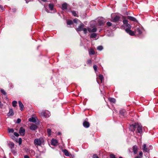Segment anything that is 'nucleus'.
<instances>
[{
    "mask_svg": "<svg viewBox=\"0 0 158 158\" xmlns=\"http://www.w3.org/2000/svg\"><path fill=\"white\" fill-rule=\"evenodd\" d=\"M119 158H123V157H120Z\"/></svg>",
    "mask_w": 158,
    "mask_h": 158,
    "instance_id": "obj_56",
    "label": "nucleus"
},
{
    "mask_svg": "<svg viewBox=\"0 0 158 158\" xmlns=\"http://www.w3.org/2000/svg\"><path fill=\"white\" fill-rule=\"evenodd\" d=\"M19 106L20 107V108L21 110V111H23V108L24 107V106H23V104H22V102L20 101H19Z\"/></svg>",
    "mask_w": 158,
    "mask_h": 158,
    "instance_id": "obj_21",
    "label": "nucleus"
},
{
    "mask_svg": "<svg viewBox=\"0 0 158 158\" xmlns=\"http://www.w3.org/2000/svg\"><path fill=\"white\" fill-rule=\"evenodd\" d=\"M67 23L68 25H71L73 24V22L71 20H69L67 21Z\"/></svg>",
    "mask_w": 158,
    "mask_h": 158,
    "instance_id": "obj_32",
    "label": "nucleus"
},
{
    "mask_svg": "<svg viewBox=\"0 0 158 158\" xmlns=\"http://www.w3.org/2000/svg\"><path fill=\"white\" fill-rule=\"evenodd\" d=\"M98 25L99 26H102L105 22L104 21V19L103 18H100L98 19Z\"/></svg>",
    "mask_w": 158,
    "mask_h": 158,
    "instance_id": "obj_7",
    "label": "nucleus"
},
{
    "mask_svg": "<svg viewBox=\"0 0 158 158\" xmlns=\"http://www.w3.org/2000/svg\"><path fill=\"white\" fill-rule=\"evenodd\" d=\"M139 156H140V157H141V158L142 157V156L143 155V152H142L141 151L139 152Z\"/></svg>",
    "mask_w": 158,
    "mask_h": 158,
    "instance_id": "obj_43",
    "label": "nucleus"
},
{
    "mask_svg": "<svg viewBox=\"0 0 158 158\" xmlns=\"http://www.w3.org/2000/svg\"><path fill=\"white\" fill-rule=\"evenodd\" d=\"M103 47L102 46H99L97 47V49L99 51H101L103 49Z\"/></svg>",
    "mask_w": 158,
    "mask_h": 158,
    "instance_id": "obj_33",
    "label": "nucleus"
},
{
    "mask_svg": "<svg viewBox=\"0 0 158 158\" xmlns=\"http://www.w3.org/2000/svg\"><path fill=\"white\" fill-rule=\"evenodd\" d=\"M93 158H99L96 155H94L93 156Z\"/></svg>",
    "mask_w": 158,
    "mask_h": 158,
    "instance_id": "obj_46",
    "label": "nucleus"
},
{
    "mask_svg": "<svg viewBox=\"0 0 158 158\" xmlns=\"http://www.w3.org/2000/svg\"><path fill=\"white\" fill-rule=\"evenodd\" d=\"M51 144L54 146H56L57 145V141L55 139H52L51 141Z\"/></svg>",
    "mask_w": 158,
    "mask_h": 158,
    "instance_id": "obj_11",
    "label": "nucleus"
},
{
    "mask_svg": "<svg viewBox=\"0 0 158 158\" xmlns=\"http://www.w3.org/2000/svg\"><path fill=\"white\" fill-rule=\"evenodd\" d=\"M1 92H2V93L4 95H6V93L5 92V91H4V90L3 89H1Z\"/></svg>",
    "mask_w": 158,
    "mask_h": 158,
    "instance_id": "obj_38",
    "label": "nucleus"
},
{
    "mask_svg": "<svg viewBox=\"0 0 158 158\" xmlns=\"http://www.w3.org/2000/svg\"><path fill=\"white\" fill-rule=\"evenodd\" d=\"M21 141H22L21 139V138H19V143L20 144L21 143Z\"/></svg>",
    "mask_w": 158,
    "mask_h": 158,
    "instance_id": "obj_49",
    "label": "nucleus"
},
{
    "mask_svg": "<svg viewBox=\"0 0 158 158\" xmlns=\"http://www.w3.org/2000/svg\"><path fill=\"white\" fill-rule=\"evenodd\" d=\"M65 155L66 156H69L70 154L66 149H64L62 150Z\"/></svg>",
    "mask_w": 158,
    "mask_h": 158,
    "instance_id": "obj_20",
    "label": "nucleus"
},
{
    "mask_svg": "<svg viewBox=\"0 0 158 158\" xmlns=\"http://www.w3.org/2000/svg\"><path fill=\"white\" fill-rule=\"evenodd\" d=\"M34 143L36 147L38 146H40L44 144V139L42 137L35 139L34 140Z\"/></svg>",
    "mask_w": 158,
    "mask_h": 158,
    "instance_id": "obj_2",
    "label": "nucleus"
},
{
    "mask_svg": "<svg viewBox=\"0 0 158 158\" xmlns=\"http://www.w3.org/2000/svg\"><path fill=\"white\" fill-rule=\"evenodd\" d=\"M130 128H132V129L131 130V131H133L135 130L136 128V126L134 125H132L130 126Z\"/></svg>",
    "mask_w": 158,
    "mask_h": 158,
    "instance_id": "obj_30",
    "label": "nucleus"
},
{
    "mask_svg": "<svg viewBox=\"0 0 158 158\" xmlns=\"http://www.w3.org/2000/svg\"><path fill=\"white\" fill-rule=\"evenodd\" d=\"M142 149L145 152H149V150L148 148H147L146 145L145 144H143Z\"/></svg>",
    "mask_w": 158,
    "mask_h": 158,
    "instance_id": "obj_15",
    "label": "nucleus"
},
{
    "mask_svg": "<svg viewBox=\"0 0 158 158\" xmlns=\"http://www.w3.org/2000/svg\"><path fill=\"white\" fill-rule=\"evenodd\" d=\"M85 25L81 23L80 26H79L78 27L77 29V31H83L85 34H86L87 32V29L85 28H84Z\"/></svg>",
    "mask_w": 158,
    "mask_h": 158,
    "instance_id": "obj_3",
    "label": "nucleus"
},
{
    "mask_svg": "<svg viewBox=\"0 0 158 158\" xmlns=\"http://www.w3.org/2000/svg\"><path fill=\"white\" fill-rule=\"evenodd\" d=\"M89 54L90 55H94L95 53V51L93 49H91L90 50H89Z\"/></svg>",
    "mask_w": 158,
    "mask_h": 158,
    "instance_id": "obj_22",
    "label": "nucleus"
},
{
    "mask_svg": "<svg viewBox=\"0 0 158 158\" xmlns=\"http://www.w3.org/2000/svg\"><path fill=\"white\" fill-rule=\"evenodd\" d=\"M119 112L120 114L121 115V116L122 117H125L126 116L125 115V110H120Z\"/></svg>",
    "mask_w": 158,
    "mask_h": 158,
    "instance_id": "obj_13",
    "label": "nucleus"
},
{
    "mask_svg": "<svg viewBox=\"0 0 158 158\" xmlns=\"http://www.w3.org/2000/svg\"><path fill=\"white\" fill-rule=\"evenodd\" d=\"M37 128L38 127L36 125L32 124L30 127V129L32 131H34L37 129Z\"/></svg>",
    "mask_w": 158,
    "mask_h": 158,
    "instance_id": "obj_12",
    "label": "nucleus"
},
{
    "mask_svg": "<svg viewBox=\"0 0 158 158\" xmlns=\"http://www.w3.org/2000/svg\"><path fill=\"white\" fill-rule=\"evenodd\" d=\"M47 132L49 136L51 135V130L50 129H48L47 130Z\"/></svg>",
    "mask_w": 158,
    "mask_h": 158,
    "instance_id": "obj_34",
    "label": "nucleus"
},
{
    "mask_svg": "<svg viewBox=\"0 0 158 158\" xmlns=\"http://www.w3.org/2000/svg\"><path fill=\"white\" fill-rule=\"evenodd\" d=\"M54 6V5L53 4L50 3L49 5V7L50 9V10H53Z\"/></svg>",
    "mask_w": 158,
    "mask_h": 158,
    "instance_id": "obj_29",
    "label": "nucleus"
},
{
    "mask_svg": "<svg viewBox=\"0 0 158 158\" xmlns=\"http://www.w3.org/2000/svg\"><path fill=\"white\" fill-rule=\"evenodd\" d=\"M8 131L9 133H13L14 131V130L13 129L9 128L8 129Z\"/></svg>",
    "mask_w": 158,
    "mask_h": 158,
    "instance_id": "obj_36",
    "label": "nucleus"
},
{
    "mask_svg": "<svg viewBox=\"0 0 158 158\" xmlns=\"http://www.w3.org/2000/svg\"><path fill=\"white\" fill-rule=\"evenodd\" d=\"M83 126L86 128H88L89 127V123L86 121H85L83 122Z\"/></svg>",
    "mask_w": 158,
    "mask_h": 158,
    "instance_id": "obj_16",
    "label": "nucleus"
},
{
    "mask_svg": "<svg viewBox=\"0 0 158 158\" xmlns=\"http://www.w3.org/2000/svg\"><path fill=\"white\" fill-rule=\"evenodd\" d=\"M127 18L128 19L134 22H136L137 21L136 19L133 17L128 16Z\"/></svg>",
    "mask_w": 158,
    "mask_h": 158,
    "instance_id": "obj_18",
    "label": "nucleus"
},
{
    "mask_svg": "<svg viewBox=\"0 0 158 158\" xmlns=\"http://www.w3.org/2000/svg\"><path fill=\"white\" fill-rule=\"evenodd\" d=\"M79 21V20L77 19H74L73 20V21L74 23H77L78 21Z\"/></svg>",
    "mask_w": 158,
    "mask_h": 158,
    "instance_id": "obj_41",
    "label": "nucleus"
},
{
    "mask_svg": "<svg viewBox=\"0 0 158 158\" xmlns=\"http://www.w3.org/2000/svg\"><path fill=\"white\" fill-rule=\"evenodd\" d=\"M137 132L140 134H142L143 132L142 126L141 125L138 124L137 125Z\"/></svg>",
    "mask_w": 158,
    "mask_h": 158,
    "instance_id": "obj_6",
    "label": "nucleus"
},
{
    "mask_svg": "<svg viewBox=\"0 0 158 158\" xmlns=\"http://www.w3.org/2000/svg\"><path fill=\"white\" fill-rule=\"evenodd\" d=\"M134 158H142L141 157H140L139 156H137L136 157H135Z\"/></svg>",
    "mask_w": 158,
    "mask_h": 158,
    "instance_id": "obj_51",
    "label": "nucleus"
},
{
    "mask_svg": "<svg viewBox=\"0 0 158 158\" xmlns=\"http://www.w3.org/2000/svg\"><path fill=\"white\" fill-rule=\"evenodd\" d=\"M24 158H29V157L27 155H25L24 156Z\"/></svg>",
    "mask_w": 158,
    "mask_h": 158,
    "instance_id": "obj_50",
    "label": "nucleus"
},
{
    "mask_svg": "<svg viewBox=\"0 0 158 158\" xmlns=\"http://www.w3.org/2000/svg\"><path fill=\"white\" fill-rule=\"evenodd\" d=\"M14 113L12 109H10L9 112L7 113V115L8 116H12L14 115Z\"/></svg>",
    "mask_w": 158,
    "mask_h": 158,
    "instance_id": "obj_14",
    "label": "nucleus"
},
{
    "mask_svg": "<svg viewBox=\"0 0 158 158\" xmlns=\"http://www.w3.org/2000/svg\"><path fill=\"white\" fill-rule=\"evenodd\" d=\"M11 151H12V152L14 153V154H15V153H16V152L15 151V150L14 149V148L13 149H11Z\"/></svg>",
    "mask_w": 158,
    "mask_h": 158,
    "instance_id": "obj_48",
    "label": "nucleus"
},
{
    "mask_svg": "<svg viewBox=\"0 0 158 158\" xmlns=\"http://www.w3.org/2000/svg\"><path fill=\"white\" fill-rule=\"evenodd\" d=\"M106 24L108 26L110 27L112 23L110 22H108Z\"/></svg>",
    "mask_w": 158,
    "mask_h": 158,
    "instance_id": "obj_40",
    "label": "nucleus"
},
{
    "mask_svg": "<svg viewBox=\"0 0 158 158\" xmlns=\"http://www.w3.org/2000/svg\"><path fill=\"white\" fill-rule=\"evenodd\" d=\"M71 12L72 13L73 15L74 16H77V14L76 13V11L74 10H70Z\"/></svg>",
    "mask_w": 158,
    "mask_h": 158,
    "instance_id": "obj_31",
    "label": "nucleus"
},
{
    "mask_svg": "<svg viewBox=\"0 0 158 158\" xmlns=\"http://www.w3.org/2000/svg\"><path fill=\"white\" fill-rule=\"evenodd\" d=\"M123 26L126 28L125 31L128 33L131 36H133L134 35V33L133 31H131L130 29L131 28V26L128 23L127 20L124 19L123 21Z\"/></svg>",
    "mask_w": 158,
    "mask_h": 158,
    "instance_id": "obj_1",
    "label": "nucleus"
},
{
    "mask_svg": "<svg viewBox=\"0 0 158 158\" xmlns=\"http://www.w3.org/2000/svg\"><path fill=\"white\" fill-rule=\"evenodd\" d=\"M97 34L95 33H93L91 34L90 38H96Z\"/></svg>",
    "mask_w": 158,
    "mask_h": 158,
    "instance_id": "obj_28",
    "label": "nucleus"
},
{
    "mask_svg": "<svg viewBox=\"0 0 158 158\" xmlns=\"http://www.w3.org/2000/svg\"><path fill=\"white\" fill-rule=\"evenodd\" d=\"M110 158H115V157L114 155L112 154L110 155Z\"/></svg>",
    "mask_w": 158,
    "mask_h": 158,
    "instance_id": "obj_44",
    "label": "nucleus"
},
{
    "mask_svg": "<svg viewBox=\"0 0 158 158\" xmlns=\"http://www.w3.org/2000/svg\"><path fill=\"white\" fill-rule=\"evenodd\" d=\"M132 150L134 154H136L138 150V148L136 145H134L132 147Z\"/></svg>",
    "mask_w": 158,
    "mask_h": 158,
    "instance_id": "obj_8",
    "label": "nucleus"
},
{
    "mask_svg": "<svg viewBox=\"0 0 158 158\" xmlns=\"http://www.w3.org/2000/svg\"><path fill=\"white\" fill-rule=\"evenodd\" d=\"M69 6L66 2L62 4V10L67 9L69 7Z\"/></svg>",
    "mask_w": 158,
    "mask_h": 158,
    "instance_id": "obj_10",
    "label": "nucleus"
},
{
    "mask_svg": "<svg viewBox=\"0 0 158 158\" xmlns=\"http://www.w3.org/2000/svg\"><path fill=\"white\" fill-rule=\"evenodd\" d=\"M120 17L118 16H116L112 20L113 22H117L119 19Z\"/></svg>",
    "mask_w": 158,
    "mask_h": 158,
    "instance_id": "obj_17",
    "label": "nucleus"
},
{
    "mask_svg": "<svg viewBox=\"0 0 158 158\" xmlns=\"http://www.w3.org/2000/svg\"><path fill=\"white\" fill-rule=\"evenodd\" d=\"M36 158H38V156H36Z\"/></svg>",
    "mask_w": 158,
    "mask_h": 158,
    "instance_id": "obj_57",
    "label": "nucleus"
},
{
    "mask_svg": "<svg viewBox=\"0 0 158 158\" xmlns=\"http://www.w3.org/2000/svg\"><path fill=\"white\" fill-rule=\"evenodd\" d=\"M142 29L139 27L137 26L135 27V33L137 35H140L142 33Z\"/></svg>",
    "mask_w": 158,
    "mask_h": 158,
    "instance_id": "obj_5",
    "label": "nucleus"
},
{
    "mask_svg": "<svg viewBox=\"0 0 158 158\" xmlns=\"http://www.w3.org/2000/svg\"><path fill=\"white\" fill-rule=\"evenodd\" d=\"M0 8L1 9V10H4V7L1 5H0Z\"/></svg>",
    "mask_w": 158,
    "mask_h": 158,
    "instance_id": "obj_47",
    "label": "nucleus"
},
{
    "mask_svg": "<svg viewBox=\"0 0 158 158\" xmlns=\"http://www.w3.org/2000/svg\"><path fill=\"white\" fill-rule=\"evenodd\" d=\"M29 152L31 156H34L35 154V152L32 149L30 150L29 151Z\"/></svg>",
    "mask_w": 158,
    "mask_h": 158,
    "instance_id": "obj_23",
    "label": "nucleus"
},
{
    "mask_svg": "<svg viewBox=\"0 0 158 158\" xmlns=\"http://www.w3.org/2000/svg\"><path fill=\"white\" fill-rule=\"evenodd\" d=\"M50 115V113L48 111H43L40 113V116L43 118H48Z\"/></svg>",
    "mask_w": 158,
    "mask_h": 158,
    "instance_id": "obj_4",
    "label": "nucleus"
},
{
    "mask_svg": "<svg viewBox=\"0 0 158 158\" xmlns=\"http://www.w3.org/2000/svg\"><path fill=\"white\" fill-rule=\"evenodd\" d=\"M87 30L88 31L90 32H95L97 31V29L96 28H94L92 29H91L90 28H89Z\"/></svg>",
    "mask_w": 158,
    "mask_h": 158,
    "instance_id": "obj_19",
    "label": "nucleus"
},
{
    "mask_svg": "<svg viewBox=\"0 0 158 158\" xmlns=\"http://www.w3.org/2000/svg\"><path fill=\"white\" fill-rule=\"evenodd\" d=\"M14 144L13 143H9L10 148L11 149L14 148Z\"/></svg>",
    "mask_w": 158,
    "mask_h": 158,
    "instance_id": "obj_25",
    "label": "nucleus"
},
{
    "mask_svg": "<svg viewBox=\"0 0 158 158\" xmlns=\"http://www.w3.org/2000/svg\"><path fill=\"white\" fill-rule=\"evenodd\" d=\"M42 1L44 2H47V0H41Z\"/></svg>",
    "mask_w": 158,
    "mask_h": 158,
    "instance_id": "obj_52",
    "label": "nucleus"
},
{
    "mask_svg": "<svg viewBox=\"0 0 158 158\" xmlns=\"http://www.w3.org/2000/svg\"><path fill=\"white\" fill-rule=\"evenodd\" d=\"M87 64H91L92 63V61L90 60H88L87 61Z\"/></svg>",
    "mask_w": 158,
    "mask_h": 158,
    "instance_id": "obj_37",
    "label": "nucleus"
},
{
    "mask_svg": "<svg viewBox=\"0 0 158 158\" xmlns=\"http://www.w3.org/2000/svg\"><path fill=\"white\" fill-rule=\"evenodd\" d=\"M109 100L110 102L113 103H114L116 101L115 99L113 98H109Z\"/></svg>",
    "mask_w": 158,
    "mask_h": 158,
    "instance_id": "obj_27",
    "label": "nucleus"
},
{
    "mask_svg": "<svg viewBox=\"0 0 158 158\" xmlns=\"http://www.w3.org/2000/svg\"><path fill=\"white\" fill-rule=\"evenodd\" d=\"M48 13H49V12L48 11L49 10H46Z\"/></svg>",
    "mask_w": 158,
    "mask_h": 158,
    "instance_id": "obj_55",
    "label": "nucleus"
},
{
    "mask_svg": "<svg viewBox=\"0 0 158 158\" xmlns=\"http://www.w3.org/2000/svg\"><path fill=\"white\" fill-rule=\"evenodd\" d=\"M21 121V120L20 118H18L17 121V123H19Z\"/></svg>",
    "mask_w": 158,
    "mask_h": 158,
    "instance_id": "obj_45",
    "label": "nucleus"
},
{
    "mask_svg": "<svg viewBox=\"0 0 158 158\" xmlns=\"http://www.w3.org/2000/svg\"><path fill=\"white\" fill-rule=\"evenodd\" d=\"M29 120L30 122H32L33 123H35L36 122L35 119V118H33V117H32V118H29Z\"/></svg>",
    "mask_w": 158,
    "mask_h": 158,
    "instance_id": "obj_24",
    "label": "nucleus"
},
{
    "mask_svg": "<svg viewBox=\"0 0 158 158\" xmlns=\"http://www.w3.org/2000/svg\"><path fill=\"white\" fill-rule=\"evenodd\" d=\"M19 133L21 135H24L25 133V129L23 127H21L19 131Z\"/></svg>",
    "mask_w": 158,
    "mask_h": 158,
    "instance_id": "obj_9",
    "label": "nucleus"
},
{
    "mask_svg": "<svg viewBox=\"0 0 158 158\" xmlns=\"http://www.w3.org/2000/svg\"><path fill=\"white\" fill-rule=\"evenodd\" d=\"M26 3H28L29 1H28L27 0H26Z\"/></svg>",
    "mask_w": 158,
    "mask_h": 158,
    "instance_id": "obj_53",
    "label": "nucleus"
},
{
    "mask_svg": "<svg viewBox=\"0 0 158 158\" xmlns=\"http://www.w3.org/2000/svg\"><path fill=\"white\" fill-rule=\"evenodd\" d=\"M93 68H94V71L96 72V71L97 70V66L96 65H93Z\"/></svg>",
    "mask_w": 158,
    "mask_h": 158,
    "instance_id": "obj_39",
    "label": "nucleus"
},
{
    "mask_svg": "<svg viewBox=\"0 0 158 158\" xmlns=\"http://www.w3.org/2000/svg\"><path fill=\"white\" fill-rule=\"evenodd\" d=\"M17 103V101H14L13 102H12V105H13V106L15 107L16 106V104Z\"/></svg>",
    "mask_w": 158,
    "mask_h": 158,
    "instance_id": "obj_35",
    "label": "nucleus"
},
{
    "mask_svg": "<svg viewBox=\"0 0 158 158\" xmlns=\"http://www.w3.org/2000/svg\"><path fill=\"white\" fill-rule=\"evenodd\" d=\"M14 134L16 137H18L19 135V134L16 132H14Z\"/></svg>",
    "mask_w": 158,
    "mask_h": 158,
    "instance_id": "obj_42",
    "label": "nucleus"
},
{
    "mask_svg": "<svg viewBox=\"0 0 158 158\" xmlns=\"http://www.w3.org/2000/svg\"><path fill=\"white\" fill-rule=\"evenodd\" d=\"M98 77L100 80L101 81V83H102L103 81L104 80V77L102 75L100 74L99 75Z\"/></svg>",
    "mask_w": 158,
    "mask_h": 158,
    "instance_id": "obj_26",
    "label": "nucleus"
},
{
    "mask_svg": "<svg viewBox=\"0 0 158 158\" xmlns=\"http://www.w3.org/2000/svg\"><path fill=\"white\" fill-rule=\"evenodd\" d=\"M58 135H61V133H60V132H59V133H58Z\"/></svg>",
    "mask_w": 158,
    "mask_h": 158,
    "instance_id": "obj_54",
    "label": "nucleus"
}]
</instances>
